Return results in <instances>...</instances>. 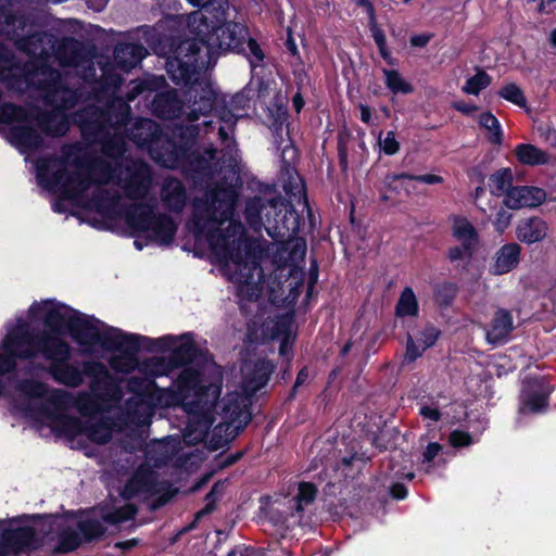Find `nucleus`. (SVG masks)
Segmentation results:
<instances>
[{
    "label": "nucleus",
    "instance_id": "obj_57",
    "mask_svg": "<svg viewBox=\"0 0 556 556\" xmlns=\"http://www.w3.org/2000/svg\"><path fill=\"white\" fill-rule=\"evenodd\" d=\"M479 126L484 129L495 128V134H490L488 136V140L492 144H502L503 142V129L500 124V121L496 116L491 112H483L479 115L478 118Z\"/></svg>",
    "mask_w": 556,
    "mask_h": 556
},
{
    "label": "nucleus",
    "instance_id": "obj_59",
    "mask_svg": "<svg viewBox=\"0 0 556 556\" xmlns=\"http://www.w3.org/2000/svg\"><path fill=\"white\" fill-rule=\"evenodd\" d=\"M492 83L491 76L483 70H478V72L469 77L465 86L463 87V91L467 94L478 96L481 90L489 87Z\"/></svg>",
    "mask_w": 556,
    "mask_h": 556
},
{
    "label": "nucleus",
    "instance_id": "obj_31",
    "mask_svg": "<svg viewBox=\"0 0 556 556\" xmlns=\"http://www.w3.org/2000/svg\"><path fill=\"white\" fill-rule=\"evenodd\" d=\"M521 247L516 242L505 243L495 254L492 274L505 275L517 268L520 263Z\"/></svg>",
    "mask_w": 556,
    "mask_h": 556
},
{
    "label": "nucleus",
    "instance_id": "obj_52",
    "mask_svg": "<svg viewBox=\"0 0 556 556\" xmlns=\"http://www.w3.org/2000/svg\"><path fill=\"white\" fill-rule=\"evenodd\" d=\"M191 7L199 9L197 12H202L210 17H214L229 11V0H186Z\"/></svg>",
    "mask_w": 556,
    "mask_h": 556
},
{
    "label": "nucleus",
    "instance_id": "obj_34",
    "mask_svg": "<svg viewBox=\"0 0 556 556\" xmlns=\"http://www.w3.org/2000/svg\"><path fill=\"white\" fill-rule=\"evenodd\" d=\"M275 365L268 359L255 362L252 370L245 376V387L252 393L261 391L269 381Z\"/></svg>",
    "mask_w": 556,
    "mask_h": 556
},
{
    "label": "nucleus",
    "instance_id": "obj_38",
    "mask_svg": "<svg viewBox=\"0 0 556 556\" xmlns=\"http://www.w3.org/2000/svg\"><path fill=\"white\" fill-rule=\"evenodd\" d=\"M53 430L68 439H74L84 433L85 422L78 417L66 414L52 416Z\"/></svg>",
    "mask_w": 556,
    "mask_h": 556
},
{
    "label": "nucleus",
    "instance_id": "obj_58",
    "mask_svg": "<svg viewBox=\"0 0 556 556\" xmlns=\"http://www.w3.org/2000/svg\"><path fill=\"white\" fill-rule=\"evenodd\" d=\"M397 180H412L418 181L427 185H438L443 182V177L435 174H424V175H415L407 172L402 173H391L386 176V181L388 184L397 181Z\"/></svg>",
    "mask_w": 556,
    "mask_h": 556
},
{
    "label": "nucleus",
    "instance_id": "obj_50",
    "mask_svg": "<svg viewBox=\"0 0 556 556\" xmlns=\"http://www.w3.org/2000/svg\"><path fill=\"white\" fill-rule=\"evenodd\" d=\"M318 489L315 483L301 481L298 485V492L294 496L295 511L302 513L304 508L313 504L317 497Z\"/></svg>",
    "mask_w": 556,
    "mask_h": 556
},
{
    "label": "nucleus",
    "instance_id": "obj_2",
    "mask_svg": "<svg viewBox=\"0 0 556 556\" xmlns=\"http://www.w3.org/2000/svg\"><path fill=\"white\" fill-rule=\"evenodd\" d=\"M237 193L231 188L216 187L192 202L188 227L197 240L205 239L219 263L240 260L241 252L251 244L244 238L240 222L232 219Z\"/></svg>",
    "mask_w": 556,
    "mask_h": 556
},
{
    "label": "nucleus",
    "instance_id": "obj_56",
    "mask_svg": "<svg viewBox=\"0 0 556 556\" xmlns=\"http://www.w3.org/2000/svg\"><path fill=\"white\" fill-rule=\"evenodd\" d=\"M91 203L99 213L111 210L118 201V195L105 188H98L92 192Z\"/></svg>",
    "mask_w": 556,
    "mask_h": 556
},
{
    "label": "nucleus",
    "instance_id": "obj_49",
    "mask_svg": "<svg viewBox=\"0 0 556 556\" xmlns=\"http://www.w3.org/2000/svg\"><path fill=\"white\" fill-rule=\"evenodd\" d=\"M386 87L394 94H410L414 92V86L403 78L397 70L383 68Z\"/></svg>",
    "mask_w": 556,
    "mask_h": 556
},
{
    "label": "nucleus",
    "instance_id": "obj_53",
    "mask_svg": "<svg viewBox=\"0 0 556 556\" xmlns=\"http://www.w3.org/2000/svg\"><path fill=\"white\" fill-rule=\"evenodd\" d=\"M155 387L156 383L154 379L150 377V375H146L144 377L131 376L126 383L127 392L140 396L153 397V391Z\"/></svg>",
    "mask_w": 556,
    "mask_h": 556
},
{
    "label": "nucleus",
    "instance_id": "obj_39",
    "mask_svg": "<svg viewBox=\"0 0 556 556\" xmlns=\"http://www.w3.org/2000/svg\"><path fill=\"white\" fill-rule=\"evenodd\" d=\"M432 290L435 305L441 311H445L454 304L459 287L456 282L445 280L434 283Z\"/></svg>",
    "mask_w": 556,
    "mask_h": 556
},
{
    "label": "nucleus",
    "instance_id": "obj_54",
    "mask_svg": "<svg viewBox=\"0 0 556 556\" xmlns=\"http://www.w3.org/2000/svg\"><path fill=\"white\" fill-rule=\"evenodd\" d=\"M176 368L169 364V355L167 357L150 358L141 363L140 371L150 375L152 379L159 376L168 375Z\"/></svg>",
    "mask_w": 556,
    "mask_h": 556
},
{
    "label": "nucleus",
    "instance_id": "obj_63",
    "mask_svg": "<svg viewBox=\"0 0 556 556\" xmlns=\"http://www.w3.org/2000/svg\"><path fill=\"white\" fill-rule=\"evenodd\" d=\"M497 93L504 100L511 102L519 108H525L527 105V99L523 91L515 83L506 84Z\"/></svg>",
    "mask_w": 556,
    "mask_h": 556
},
{
    "label": "nucleus",
    "instance_id": "obj_28",
    "mask_svg": "<svg viewBox=\"0 0 556 556\" xmlns=\"http://www.w3.org/2000/svg\"><path fill=\"white\" fill-rule=\"evenodd\" d=\"M279 182L286 192V194L294 198H300L303 195L304 198V207L307 210L308 216H312V210L309 207L307 198H306V187L305 181L300 176L299 172L294 166H291L288 162L283 161L280 173H279Z\"/></svg>",
    "mask_w": 556,
    "mask_h": 556
},
{
    "label": "nucleus",
    "instance_id": "obj_23",
    "mask_svg": "<svg viewBox=\"0 0 556 556\" xmlns=\"http://www.w3.org/2000/svg\"><path fill=\"white\" fill-rule=\"evenodd\" d=\"M155 117L164 121L179 118L184 113V102L174 89L157 92L151 104Z\"/></svg>",
    "mask_w": 556,
    "mask_h": 556
},
{
    "label": "nucleus",
    "instance_id": "obj_17",
    "mask_svg": "<svg viewBox=\"0 0 556 556\" xmlns=\"http://www.w3.org/2000/svg\"><path fill=\"white\" fill-rule=\"evenodd\" d=\"M231 262L235 265L231 280L238 286L256 287L265 281L260 251L252 243L241 252L240 260H232Z\"/></svg>",
    "mask_w": 556,
    "mask_h": 556
},
{
    "label": "nucleus",
    "instance_id": "obj_55",
    "mask_svg": "<svg viewBox=\"0 0 556 556\" xmlns=\"http://www.w3.org/2000/svg\"><path fill=\"white\" fill-rule=\"evenodd\" d=\"M16 390L28 399H42L48 393V386L39 380L24 378L16 383Z\"/></svg>",
    "mask_w": 556,
    "mask_h": 556
},
{
    "label": "nucleus",
    "instance_id": "obj_16",
    "mask_svg": "<svg viewBox=\"0 0 556 556\" xmlns=\"http://www.w3.org/2000/svg\"><path fill=\"white\" fill-rule=\"evenodd\" d=\"M554 391L545 376L527 377L520 393V412L522 414H543L549 406V396Z\"/></svg>",
    "mask_w": 556,
    "mask_h": 556
},
{
    "label": "nucleus",
    "instance_id": "obj_62",
    "mask_svg": "<svg viewBox=\"0 0 556 556\" xmlns=\"http://www.w3.org/2000/svg\"><path fill=\"white\" fill-rule=\"evenodd\" d=\"M267 117L275 130H281L288 121V108L285 103L276 101L273 106L267 108Z\"/></svg>",
    "mask_w": 556,
    "mask_h": 556
},
{
    "label": "nucleus",
    "instance_id": "obj_12",
    "mask_svg": "<svg viewBox=\"0 0 556 556\" xmlns=\"http://www.w3.org/2000/svg\"><path fill=\"white\" fill-rule=\"evenodd\" d=\"M178 126L164 131L159 124L150 118L138 119L129 134V139L140 148H147L152 159L163 165V159L159 154H164L166 149L165 140L176 142Z\"/></svg>",
    "mask_w": 556,
    "mask_h": 556
},
{
    "label": "nucleus",
    "instance_id": "obj_29",
    "mask_svg": "<svg viewBox=\"0 0 556 556\" xmlns=\"http://www.w3.org/2000/svg\"><path fill=\"white\" fill-rule=\"evenodd\" d=\"M514 330L513 315L508 309L498 308L491 320L486 340L494 345L506 342Z\"/></svg>",
    "mask_w": 556,
    "mask_h": 556
},
{
    "label": "nucleus",
    "instance_id": "obj_10",
    "mask_svg": "<svg viewBox=\"0 0 556 556\" xmlns=\"http://www.w3.org/2000/svg\"><path fill=\"white\" fill-rule=\"evenodd\" d=\"M43 343L45 359L50 362L48 367L49 375L53 380L68 388H78L84 382L85 362L83 369L78 365L70 363L72 357L71 345L58 337L56 340L46 341Z\"/></svg>",
    "mask_w": 556,
    "mask_h": 556
},
{
    "label": "nucleus",
    "instance_id": "obj_36",
    "mask_svg": "<svg viewBox=\"0 0 556 556\" xmlns=\"http://www.w3.org/2000/svg\"><path fill=\"white\" fill-rule=\"evenodd\" d=\"M24 18L26 17L24 16ZM26 23L27 20H25V25H23V27L16 26V33L9 34L7 36L16 41V46L21 51L35 55L41 50L46 34L41 31H35L24 36L23 31Z\"/></svg>",
    "mask_w": 556,
    "mask_h": 556
},
{
    "label": "nucleus",
    "instance_id": "obj_7",
    "mask_svg": "<svg viewBox=\"0 0 556 556\" xmlns=\"http://www.w3.org/2000/svg\"><path fill=\"white\" fill-rule=\"evenodd\" d=\"M72 339L85 351L91 352L96 345L108 352L137 357L140 352L141 334L128 333L100 320L92 323L86 318H74L70 323Z\"/></svg>",
    "mask_w": 556,
    "mask_h": 556
},
{
    "label": "nucleus",
    "instance_id": "obj_11",
    "mask_svg": "<svg viewBox=\"0 0 556 556\" xmlns=\"http://www.w3.org/2000/svg\"><path fill=\"white\" fill-rule=\"evenodd\" d=\"M205 70H199L194 75V79L185 83L180 79H174L173 75L167 72L170 80L177 86L186 87L184 97L188 111L187 119L191 123L197 122L200 116H207L218 106V93L210 81L200 80V75Z\"/></svg>",
    "mask_w": 556,
    "mask_h": 556
},
{
    "label": "nucleus",
    "instance_id": "obj_45",
    "mask_svg": "<svg viewBox=\"0 0 556 556\" xmlns=\"http://www.w3.org/2000/svg\"><path fill=\"white\" fill-rule=\"evenodd\" d=\"M83 545L79 532L76 527L66 526L58 533L55 553L67 554L78 549Z\"/></svg>",
    "mask_w": 556,
    "mask_h": 556
},
{
    "label": "nucleus",
    "instance_id": "obj_40",
    "mask_svg": "<svg viewBox=\"0 0 556 556\" xmlns=\"http://www.w3.org/2000/svg\"><path fill=\"white\" fill-rule=\"evenodd\" d=\"M23 25L24 15L13 11L10 0H0V35L16 33V26Z\"/></svg>",
    "mask_w": 556,
    "mask_h": 556
},
{
    "label": "nucleus",
    "instance_id": "obj_22",
    "mask_svg": "<svg viewBox=\"0 0 556 556\" xmlns=\"http://www.w3.org/2000/svg\"><path fill=\"white\" fill-rule=\"evenodd\" d=\"M546 200V191L534 186H515L504 197L503 203L510 210L536 207Z\"/></svg>",
    "mask_w": 556,
    "mask_h": 556
},
{
    "label": "nucleus",
    "instance_id": "obj_21",
    "mask_svg": "<svg viewBox=\"0 0 556 556\" xmlns=\"http://www.w3.org/2000/svg\"><path fill=\"white\" fill-rule=\"evenodd\" d=\"M157 493H160V485L155 472L150 468L139 467L125 483L121 496L130 501L138 494L156 495Z\"/></svg>",
    "mask_w": 556,
    "mask_h": 556
},
{
    "label": "nucleus",
    "instance_id": "obj_48",
    "mask_svg": "<svg viewBox=\"0 0 556 556\" xmlns=\"http://www.w3.org/2000/svg\"><path fill=\"white\" fill-rule=\"evenodd\" d=\"M152 396H140L131 394L125 402V409L127 416L131 419H139L140 417L148 415L152 409Z\"/></svg>",
    "mask_w": 556,
    "mask_h": 556
},
{
    "label": "nucleus",
    "instance_id": "obj_30",
    "mask_svg": "<svg viewBox=\"0 0 556 556\" xmlns=\"http://www.w3.org/2000/svg\"><path fill=\"white\" fill-rule=\"evenodd\" d=\"M548 231L547 223L541 217L523 218L516 228V237L520 242L533 244L545 239Z\"/></svg>",
    "mask_w": 556,
    "mask_h": 556
},
{
    "label": "nucleus",
    "instance_id": "obj_1",
    "mask_svg": "<svg viewBox=\"0 0 556 556\" xmlns=\"http://www.w3.org/2000/svg\"><path fill=\"white\" fill-rule=\"evenodd\" d=\"M228 14L226 11L223 17H210L202 12L190 13L188 28L192 38L150 25L139 26L137 33L154 54L165 59L166 72L185 83L194 79L199 70L214 67L219 56L229 53L247 58L251 68L262 65L265 52L250 36L248 25L228 20Z\"/></svg>",
    "mask_w": 556,
    "mask_h": 556
},
{
    "label": "nucleus",
    "instance_id": "obj_60",
    "mask_svg": "<svg viewBox=\"0 0 556 556\" xmlns=\"http://www.w3.org/2000/svg\"><path fill=\"white\" fill-rule=\"evenodd\" d=\"M137 511L138 509L134 504H127L123 507L108 511L102 516V519L106 523L118 525L134 519L137 515Z\"/></svg>",
    "mask_w": 556,
    "mask_h": 556
},
{
    "label": "nucleus",
    "instance_id": "obj_33",
    "mask_svg": "<svg viewBox=\"0 0 556 556\" xmlns=\"http://www.w3.org/2000/svg\"><path fill=\"white\" fill-rule=\"evenodd\" d=\"M149 231H152L157 243L168 245L174 241L177 224L172 216L165 213H156Z\"/></svg>",
    "mask_w": 556,
    "mask_h": 556
},
{
    "label": "nucleus",
    "instance_id": "obj_26",
    "mask_svg": "<svg viewBox=\"0 0 556 556\" xmlns=\"http://www.w3.org/2000/svg\"><path fill=\"white\" fill-rule=\"evenodd\" d=\"M147 55L148 50L140 42H118L113 51L116 66L126 73L140 64Z\"/></svg>",
    "mask_w": 556,
    "mask_h": 556
},
{
    "label": "nucleus",
    "instance_id": "obj_46",
    "mask_svg": "<svg viewBox=\"0 0 556 556\" xmlns=\"http://www.w3.org/2000/svg\"><path fill=\"white\" fill-rule=\"evenodd\" d=\"M76 406L81 416L89 418L110 410V405H103L94 392L81 394L77 400Z\"/></svg>",
    "mask_w": 556,
    "mask_h": 556
},
{
    "label": "nucleus",
    "instance_id": "obj_51",
    "mask_svg": "<svg viewBox=\"0 0 556 556\" xmlns=\"http://www.w3.org/2000/svg\"><path fill=\"white\" fill-rule=\"evenodd\" d=\"M175 343H177V338L173 334H165L156 339L141 336L140 351L143 350L150 353H164L169 351Z\"/></svg>",
    "mask_w": 556,
    "mask_h": 556
},
{
    "label": "nucleus",
    "instance_id": "obj_9",
    "mask_svg": "<svg viewBox=\"0 0 556 556\" xmlns=\"http://www.w3.org/2000/svg\"><path fill=\"white\" fill-rule=\"evenodd\" d=\"M56 339V336L47 331H36L27 321L18 319L2 339L1 349L9 350L17 361H30L39 354L45 358L42 342Z\"/></svg>",
    "mask_w": 556,
    "mask_h": 556
},
{
    "label": "nucleus",
    "instance_id": "obj_19",
    "mask_svg": "<svg viewBox=\"0 0 556 556\" xmlns=\"http://www.w3.org/2000/svg\"><path fill=\"white\" fill-rule=\"evenodd\" d=\"M105 113L102 108L94 104L87 105L74 114V123L80 128L81 137L88 142L105 139L111 131Z\"/></svg>",
    "mask_w": 556,
    "mask_h": 556
},
{
    "label": "nucleus",
    "instance_id": "obj_64",
    "mask_svg": "<svg viewBox=\"0 0 556 556\" xmlns=\"http://www.w3.org/2000/svg\"><path fill=\"white\" fill-rule=\"evenodd\" d=\"M26 118L24 108L14 103H4L0 105V123L11 124L13 122H22Z\"/></svg>",
    "mask_w": 556,
    "mask_h": 556
},
{
    "label": "nucleus",
    "instance_id": "obj_4",
    "mask_svg": "<svg viewBox=\"0 0 556 556\" xmlns=\"http://www.w3.org/2000/svg\"><path fill=\"white\" fill-rule=\"evenodd\" d=\"M244 218L254 230L265 229L277 242H289L296 238L305 226L304 217L292 202L274 190L268 194L255 195L245 202Z\"/></svg>",
    "mask_w": 556,
    "mask_h": 556
},
{
    "label": "nucleus",
    "instance_id": "obj_8",
    "mask_svg": "<svg viewBox=\"0 0 556 556\" xmlns=\"http://www.w3.org/2000/svg\"><path fill=\"white\" fill-rule=\"evenodd\" d=\"M36 179L41 188L53 193L59 191L64 200L80 198L93 182L89 175L68 170L65 159L56 155L37 160Z\"/></svg>",
    "mask_w": 556,
    "mask_h": 556
},
{
    "label": "nucleus",
    "instance_id": "obj_20",
    "mask_svg": "<svg viewBox=\"0 0 556 556\" xmlns=\"http://www.w3.org/2000/svg\"><path fill=\"white\" fill-rule=\"evenodd\" d=\"M74 318H86L92 323L100 324V320L93 316H88L71 308L65 304H53L45 308L42 321L45 327L50 330V334L60 337L65 330L72 337L70 323Z\"/></svg>",
    "mask_w": 556,
    "mask_h": 556
},
{
    "label": "nucleus",
    "instance_id": "obj_43",
    "mask_svg": "<svg viewBox=\"0 0 556 556\" xmlns=\"http://www.w3.org/2000/svg\"><path fill=\"white\" fill-rule=\"evenodd\" d=\"M397 318L417 317L419 314V304L412 287H405L395 304L394 309Z\"/></svg>",
    "mask_w": 556,
    "mask_h": 556
},
{
    "label": "nucleus",
    "instance_id": "obj_6",
    "mask_svg": "<svg viewBox=\"0 0 556 556\" xmlns=\"http://www.w3.org/2000/svg\"><path fill=\"white\" fill-rule=\"evenodd\" d=\"M40 73L43 78L37 81L36 89L43 104L52 110L39 112L37 125L48 136H62L67 125L64 121H58V114L74 109L80 100V93L66 85L59 70L43 65Z\"/></svg>",
    "mask_w": 556,
    "mask_h": 556
},
{
    "label": "nucleus",
    "instance_id": "obj_37",
    "mask_svg": "<svg viewBox=\"0 0 556 556\" xmlns=\"http://www.w3.org/2000/svg\"><path fill=\"white\" fill-rule=\"evenodd\" d=\"M56 55L64 65H78L84 60L83 45L75 38L65 37L58 47Z\"/></svg>",
    "mask_w": 556,
    "mask_h": 556
},
{
    "label": "nucleus",
    "instance_id": "obj_41",
    "mask_svg": "<svg viewBox=\"0 0 556 556\" xmlns=\"http://www.w3.org/2000/svg\"><path fill=\"white\" fill-rule=\"evenodd\" d=\"M515 155L519 163L529 166L547 164L549 155L531 143H519L515 148Z\"/></svg>",
    "mask_w": 556,
    "mask_h": 556
},
{
    "label": "nucleus",
    "instance_id": "obj_42",
    "mask_svg": "<svg viewBox=\"0 0 556 556\" xmlns=\"http://www.w3.org/2000/svg\"><path fill=\"white\" fill-rule=\"evenodd\" d=\"M76 529L79 532L83 544H90L100 541L106 532L103 523L96 518L78 520Z\"/></svg>",
    "mask_w": 556,
    "mask_h": 556
},
{
    "label": "nucleus",
    "instance_id": "obj_15",
    "mask_svg": "<svg viewBox=\"0 0 556 556\" xmlns=\"http://www.w3.org/2000/svg\"><path fill=\"white\" fill-rule=\"evenodd\" d=\"M42 540L33 526L3 528L0 533V556H20L40 548Z\"/></svg>",
    "mask_w": 556,
    "mask_h": 556
},
{
    "label": "nucleus",
    "instance_id": "obj_3",
    "mask_svg": "<svg viewBox=\"0 0 556 556\" xmlns=\"http://www.w3.org/2000/svg\"><path fill=\"white\" fill-rule=\"evenodd\" d=\"M169 352V364L181 371L175 380L177 392L187 405L215 403L222 392V378L206 382L204 369L214 363L207 349H201L194 341L193 332H185Z\"/></svg>",
    "mask_w": 556,
    "mask_h": 556
},
{
    "label": "nucleus",
    "instance_id": "obj_24",
    "mask_svg": "<svg viewBox=\"0 0 556 556\" xmlns=\"http://www.w3.org/2000/svg\"><path fill=\"white\" fill-rule=\"evenodd\" d=\"M161 200L164 207L172 213H181L187 204V190L184 182L176 177H166L161 187Z\"/></svg>",
    "mask_w": 556,
    "mask_h": 556
},
{
    "label": "nucleus",
    "instance_id": "obj_47",
    "mask_svg": "<svg viewBox=\"0 0 556 556\" xmlns=\"http://www.w3.org/2000/svg\"><path fill=\"white\" fill-rule=\"evenodd\" d=\"M513 180L514 177L509 167H504L494 172L489 177L491 193L497 197L504 194L505 197L510 188H515V186H513Z\"/></svg>",
    "mask_w": 556,
    "mask_h": 556
},
{
    "label": "nucleus",
    "instance_id": "obj_25",
    "mask_svg": "<svg viewBox=\"0 0 556 556\" xmlns=\"http://www.w3.org/2000/svg\"><path fill=\"white\" fill-rule=\"evenodd\" d=\"M355 4L363 8L368 17V29L379 50L381 58L389 64L395 65V59L387 46V38L383 29L377 22V14L374 3L370 0H355Z\"/></svg>",
    "mask_w": 556,
    "mask_h": 556
},
{
    "label": "nucleus",
    "instance_id": "obj_5",
    "mask_svg": "<svg viewBox=\"0 0 556 556\" xmlns=\"http://www.w3.org/2000/svg\"><path fill=\"white\" fill-rule=\"evenodd\" d=\"M199 134V125H179L176 142L165 140L167 147L165 153L161 154L162 166L180 167L194 182L211 180L219 174L223 166L219 164L217 149L213 146L203 151L194 148Z\"/></svg>",
    "mask_w": 556,
    "mask_h": 556
},
{
    "label": "nucleus",
    "instance_id": "obj_14",
    "mask_svg": "<svg viewBox=\"0 0 556 556\" xmlns=\"http://www.w3.org/2000/svg\"><path fill=\"white\" fill-rule=\"evenodd\" d=\"M85 374L90 379L91 392L98 395L103 405L117 404L122 401L124 392L118 383L109 372L105 365L98 361L85 362Z\"/></svg>",
    "mask_w": 556,
    "mask_h": 556
},
{
    "label": "nucleus",
    "instance_id": "obj_61",
    "mask_svg": "<svg viewBox=\"0 0 556 556\" xmlns=\"http://www.w3.org/2000/svg\"><path fill=\"white\" fill-rule=\"evenodd\" d=\"M224 413L228 419L227 421L236 425L241 424L247 417H250V421L252 420V413L249 407L238 401L227 403L224 407Z\"/></svg>",
    "mask_w": 556,
    "mask_h": 556
},
{
    "label": "nucleus",
    "instance_id": "obj_13",
    "mask_svg": "<svg viewBox=\"0 0 556 556\" xmlns=\"http://www.w3.org/2000/svg\"><path fill=\"white\" fill-rule=\"evenodd\" d=\"M452 236L460 244L450 247L446 251V258L451 263L463 262V268L466 269L478 249L479 233L466 217L455 216L453 218Z\"/></svg>",
    "mask_w": 556,
    "mask_h": 556
},
{
    "label": "nucleus",
    "instance_id": "obj_35",
    "mask_svg": "<svg viewBox=\"0 0 556 556\" xmlns=\"http://www.w3.org/2000/svg\"><path fill=\"white\" fill-rule=\"evenodd\" d=\"M102 112L106 115L108 124L111 130H118L122 127H126L131 119V109L127 101L117 99L110 102L105 108H102Z\"/></svg>",
    "mask_w": 556,
    "mask_h": 556
},
{
    "label": "nucleus",
    "instance_id": "obj_32",
    "mask_svg": "<svg viewBox=\"0 0 556 556\" xmlns=\"http://www.w3.org/2000/svg\"><path fill=\"white\" fill-rule=\"evenodd\" d=\"M10 140L24 151L39 149L43 139L40 132L29 125H14L9 130Z\"/></svg>",
    "mask_w": 556,
    "mask_h": 556
},
{
    "label": "nucleus",
    "instance_id": "obj_18",
    "mask_svg": "<svg viewBox=\"0 0 556 556\" xmlns=\"http://www.w3.org/2000/svg\"><path fill=\"white\" fill-rule=\"evenodd\" d=\"M152 184L151 168L142 160H134L124 169V177L118 185L124 190L126 198L130 200L143 199Z\"/></svg>",
    "mask_w": 556,
    "mask_h": 556
},
{
    "label": "nucleus",
    "instance_id": "obj_44",
    "mask_svg": "<svg viewBox=\"0 0 556 556\" xmlns=\"http://www.w3.org/2000/svg\"><path fill=\"white\" fill-rule=\"evenodd\" d=\"M84 433L91 442L106 444L112 439V424L109 419L102 418L98 421L85 422Z\"/></svg>",
    "mask_w": 556,
    "mask_h": 556
},
{
    "label": "nucleus",
    "instance_id": "obj_27",
    "mask_svg": "<svg viewBox=\"0 0 556 556\" xmlns=\"http://www.w3.org/2000/svg\"><path fill=\"white\" fill-rule=\"evenodd\" d=\"M155 214L154 206L146 202L129 204L124 210L125 223L135 232L149 231Z\"/></svg>",
    "mask_w": 556,
    "mask_h": 556
}]
</instances>
